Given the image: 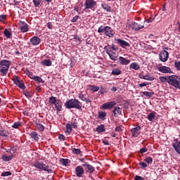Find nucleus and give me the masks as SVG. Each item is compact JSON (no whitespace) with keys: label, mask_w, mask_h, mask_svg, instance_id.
<instances>
[{"label":"nucleus","mask_w":180,"mask_h":180,"mask_svg":"<svg viewBox=\"0 0 180 180\" xmlns=\"http://www.w3.org/2000/svg\"><path fill=\"white\" fill-rule=\"evenodd\" d=\"M65 106L66 109H77L81 110L82 109V103L77 98H72L65 103Z\"/></svg>","instance_id":"nucleus-1"},{"label":"nucleus","mask_w":180,"mask_h":180,"mask_svg":"<svg viewBox=\"0 0 180 180\" xmlns=\"http://www.w3.org/2000/svg\"><path fill=\"white\" fill-rule=\"evenodd\" d=\"M98 33H104L105 36H107L108 37H110L112 39L115 37V30H113L112 27H110V26L105 27L103 25H101L98 27Z\"/></svg>","instance_id":"nucleus-2"},{"label":"nucleus","mask_w":180,"mask_h":180,"mask_svg":"<svg viewBox=\"0 0 180 180\" xmlns=\"http://www.w3.org/2000/svg\"><path fill=\"white\" fill-rule=\"evenodd\" d=\"M11 67V61L7 60H3L0 61V74L2 77H4L8 74L9 68Z\"/></svg>","instance_id":"nucleus-3"},{"label":"nucleus","mask_w":180,"mask_h":180,"mask_svg":"<svg viewBox=\"0 0 180 180\" xmlns=\"http://www.w3.org/2000/svg\"><path fill=\"white\" fill-rule=\"evenodd\" d=\"M168 84L174 88L180 89V78L176 75L169 76Z\"/></svg>","instance_id":"nucleus-4"},{"label":"nucleus","mask_w":180,"mask_h":180,"mask_svg":"<svg viewBox=\"0 0 180 180\" xmlns=\"http://www.w3.org/2000/svg\"><path fill=\"white\" fill-rule=\"evenodd\" d=\"M33 167L35 168H37V169H41L42 171H46L49 174H51V172H53V170L50 169V167L49 165H46L43 162H36L34 163Z\"/></svg>","instance_id":"nucleus-5"},{"label":"nucleus","mask_w":180,"mask_h":180,"mask_svg":"<svg viewBox=\"0 0 180 180\" xmlns=\"http://www.w3.org/2000/svg\"><path fill=\"white\" fill-rule=\"evenodd\" d=\"M96 1L95 0H85L84 9H91L94 11L96 8Z\"/></svg>","instance_id":"nucleus-6"},{"label":"nucleus","mask_w":180,"mask_h":180,"mask_svg":"<svg viewBox=\"0 0 180 180\" xmlns=\"http://www.w3.org/2000/svg\"><path fill=\"white\" fill-rule=\"evenodd\" d=\"M169 57V53L168 51L163 50L159 54V59L162 63H167L168 61V58Z\"/></svg>","instance_id":"nucleus-7"},{"label":"nucleus","mask_w":180,"mask_h":180,"mask_svg":"<svg viewBox=\"0 0 180 180\" xmlns=\"http://www.w3.org/2000/svg\"><path fill=\"white\" fill-rule=\"evenodd\" d=\"M18 25L20 26V30L22 33H26L29 32V25L26 23L25 21H19L18 22Z\"/></svg>","instance_id":"nucleus-8"},{"label":"nucleus","mask_w":180,"mask_h":180,"mask_svg":"<svg viewBox=\"0 0 180 180\" xmlns=\"http://www.w3.org/2000/svg\"><path fill=\"white\" fill-rule=\"evenodd\" d=\"M82 167H84L86 172L88 174H94L95 172V167L88 162H84V164L82 165Z\"/></svg>","instance_id":"nucleus-9"},{"label":"nucleus","mask_w":180,"mask_h":180,"mask_svg":"<svg viewBox=\"0 0 180 180\" xmlns=\"http://www.w3.org/2000/svg\"><path fill=\"white\" fill-rule=\"evenodd\" d=\"M75 171L76 176H77L78 178H82V175H84V173L85 172V170L84 169V167H82V166L76 167Z\"/></svg>","instance_id":"nucleus-10"},{"label":"nucleus","mask_w":180,"mask_h":180,"mask_svg":"<svg viewBox=\"0 0 180 180\" xmlns=\"http://www.w3.org/2000/svg\"><path fill=\"white\" fill-rule=\"evenodd\" d=\"M157 70L160 72H162V74H169V72H171V68L167 66H162V65L158 66L157 68Z\"/></svg>","instance_id":"nucleus-11"},{"label":"nucleus","mask_w":180,"mask_h":180,"mask_svg":"<svg viewBox=\"0 0 180 180\" xmlns=\"http://www.w3.org/2000/svg\"><path fill=\"white\" fill-rule=\"evenodd\" d=\"M116 103L115 101H109L108 103H105L101 105V109H112L114 106H115Z\"/></svg>","instance_id":"nucleus-12"},{"label":"nucleus","mask_w":180,"mask_h":180,"mask_svg":"<svg viewBox=\"0 0 180 180\" xmlns=\"http://www.w3.org/2000/svg\"><path fill=\"white\" fill-rule=\"evenodd\" d=\"M141 127L140 126L132 128L131 129V132L133 137H139V136H140V133H141Z\"/></svg>","instance_id":"nucleus-13"},{"label":"nucleus","mask_w":180,"mask_h":180,"mask_svg":"<svg viewBox=\"0 0 180 180\" xmlns=\"http://www.w3.org/2000/svg\"><path fill=\"white\" fill-rule=\"evenodd\" d=\"M118 63L120 65H129L130 63V59H127L123 56L118 58Z\"/></svg>","instance_id":"nucleus-14"},{"label":"nucleus","mask_w":180,"mask_h":180,"mask_svg":"<svg viewBox=\"0 0 180 180\" xmlns=\"http://www.w3.org/2000/svg\"><path fill=\"white\" fill-rule=\"evenodd\" d=\"M117 43L122 47V49H126V47H129L130 44L122 39H117Z\"/></svg>","instance_id":"nucleus-15"},{"label":"nucleus","mask_w":180,"mask_h":180,"mask_svg":"<svg viewBox=\"0 0 180 180\" xmlns=\"http://www.w3.org/2000/svg\"><path fill=\"white\" fill-rule=\"evenodd\" d=\"M139 78H141V79H145L146 81H154V79H155L154 77L148 75H144V72H143L139 74Z\"/></svg>","instance_id":"nucleus-16"},{"label":"nucleus","mask_w":180,"mask_h":180,"mask_svg":"<svg viewBox=\"0 0 180 180\" xmlns=\"http://www.w3.org/2000/svg\"><path fill=\"white\" fill-rule=\"evenodd\" d=\"M78 96H79V99H80L83 102H86V103H89L92 102V100H91V98H86V96L83 94H81V93L79 94Z\"/></svg>","instance_id":"nucleus-17"},{"label":"nucleus","mask_w":180,"mask_h":180,"mask_svg":"<svg viewBox=\"0 0 180 180\" xmlns=\"http://www.w3.org/2000/svg\"><path fill=\"white\" fill-rule=\"evenodd\" d=\"M132 29L136 32L141 30V29H144V24H139V22H134Z\"/></svg>","instance_id":"nucleus-18"},{"label":"nucleus","mask_w":180,"mask_h":180,"mask_svg":"<svg viewBox=\"0 0 180 180\" xmlns=\"http://www.w3.org/2000/svg\"><path fill=\"white\" fill-rule=\"evenodd\" d=\"M40 41H41V40L39 37H33L30 39V43L32 46H38V44H40Z\"/></svg>","instance_id":"nucleus-19"},{"label":"nucleus","mask_w":180,"mask_h":180,"mask_svg":"<svg viewBox=\"0 0 180 180\" xmlns=\"http://www.w3.org/2000/svg\"><path fill=\"white\" fill-rule=\"evenodd\" d=\"M112 113L115 117H119L122 115V108L120 107H115Z\"/></svg>","instance_id":"nucleus-20"},{"label":"nucleus","mask_w":180,"mask_h":180,"mask_svg":"<svg viewBox=\"0 0 180 180\" xmlns=\"http://www.w3.org/2000/svg\"><path fill=\"white\" fill-rule=\"evenodd\" d=\"M12 30L11 28H6L4 31V34L6 39H12Z\"/></svg>","instance_id":"nucleus-21"},{"label":"nucleus","mask_w":180,"mask_h":180,"mask_svg":"<svg viewBox=\"0 0 180 180\" xmlns=\"http://www.w3.org/2000/svg\"><path fill=\"white\" fill-rule=\"evenodd\" d=\"M30 136L34 141H39V140H40V135H38L37 132L36 131H32L30 134Z\"/></svg>","instance_id":"nucleus-22"},{"label":"nucleus","mask_w":180,"mask_h":180,"mask_svg":"<svg viewBox=\"0 0 180 180\" xmlns=\"http://www.w3.org/2000/svg\"><path fill=\"white\" fill-rule=\"evenodd\" d=\"M96 131L97 133L101 134V133H105L106 131V129H105V124H100L96 128Z\"/></svg>","instance_id":"nucleus-23"},{"label":"nucleus","mask_w":180,"mask_h":180,"mask_svg":"<svg viewBox=\"0 0 180 180\" xmlns=\"http://www.w3.org/2000/svg\"><path fill=\"white\" fill-rule=\"evenodd\" d=\"M1 158L3 161L8 162V161H12V159L13 158V155H11L9 156H8L7 155H3Z\"/></svg>","instance_id":"nucleus-24"},{"label":"nucleus","mask_w":180,"mask_h":180,"mask_svg":"<svg viewBox=\"0 0 180 180\" xmlns=\"http://www.w3.org/2000/svg\"><path fill=\"white\" fill-rule=\"evenodd\" d=\"M98 117L101 119V120H106V112L99 111Z\"/></svg>","instance_id":"nucleus-25"},{"label":"nucleus","mask_w":180,"mask_h":180,"mask_svg":"<svg viewBox=\"0 0 180 180\" xmlns=\"http://www.w3.org/2000/svg\"><path fill=\"white\" fill-rule=\"evenodd\" d=\"M129 68H131L132 70H135L136 71H137V70H140V65H139L136 62H134L130 64Z\"/></svg>","instance_id":"nucleus-26"},{"label":"nucleus","mask_w":180,"mask_h":180,"mask_svg":"<svg viewBox=\"0 0 180 180\" xmlns=\"http://www.w3.org/2000/svg\"><path fill=\"white\" fill-rule=\"evenodd\" d=\"M32 79L35 81V82H38V84H44V80L39 76H34L32 77Z\"/></svg>","instance_id":"nucleus-27"},{"label":"nucleus","mask_w":180,"mask_h":180,"mask_svg":"<svg viewBox=\"0 0 180 180\" xmlns=\"http://www.w3.org/2000/svg\"><path fill=\"white\" fill-rule=\"evenodd\" d=\"M55 108L56 109L57 112H61L63 110V105L60 102H56L55 104Z\"/></svg>","instance_id":"nucleus-28"},{"label":"nucleus","mask_w":180,"mask_h":180,"mask_svg":"<svg viewBox=\"0 0 180 180\" xmlns=\"http://www.w3.org/2000/svg\"><path fill=\"white\" fill-rule=\"evenodd\" d=\"M42 65H46V67H50L53 62L50 59H45L41 62Z\"/></svg>","instance_id":"nucleus-29"},{"label":"nucleus","mask_w":180,"mask_h":180,"mask_svg":"<svg viewBox=\"0 0 180 180\" xmlns=\"http://www.w3.org/2000/svg\"><path fill=\"white\" fill-rule=\"evenodd\" d=\"M112 75H120L122 74V70L119 68H115L112 70Z\"/></svg>","instance_id":"nucleus-30"},{"label":"nucleus","mask_w":180,"mask_h":180,"mask_svg":"<svg viewBox=\"0 0 180 180\" xmlns=\"http://www.w3.org/2000/svg\"><path fill=\"white\" fill-rule=\"evenodd\" d=\"M148 120L149 122H153L154 119H155V112H150L148 116H147Z\"/></svg>","instance_id":"nucleus-31"},{"label":"nucleus","mask_w":180,"mask_h":180,"mask_svg":"<svg viewBox=\"0 0 180 180\" xmlns=\"http://www.w3.org/2000/svg\"><path fill=\"white\" fill-rule=\"evenodd\" d=\"M66 133H68V134H71V133H72V127H71L70 122L66 124Z\"/></svg>","instance_id":"nucleus-32"},{"label":"nucleus","mask_w":180,"mask_h":180,"mask_svg":"<svg viewBox=\"0 0 180 180\" xmlns=\"http://www.w3.org/2000/svg\"><path fill=\"white\" fill-rule=\"evenodd\" d=\"M101 7L103 8V9H104V11H106V12H110L111 8L106 3H103L101 4Z\"/></svg>","instance_id":"nucleus-33"},{"label":"nucleus","mask_w":180,"mask_h":180,"mask_svg":"<svg viewBox=\"0 0 180 180\" xmlns=\"http://www.w3.org/2000/svg\"><path fill=\"white\" fill-rule=\"evenodd\" d=\"M169 78V76H160L159 77V79L161 82H162L163 84L165 82H167L168 84V79Z\"/></svg>","instance_id":"nucleus-34"},{"label":"nucleus","mask_w":180,"mask_h":180,"mask_svg":"<svg viewBox=\"0 0 180 180\" xmlns=\"http://www.w3.org/2000/svg\"><path fill=\"white\" fill-rule=\"evenodd\" d=\"M60 162L63 164V165L67 166L68 165V164H70V162H71V160H70L69 159L62 158L60 160Z\"/></svg>","instance_id":"nucleus-35"},{"label":"nucleus","mask_w":180,"mask_h":180,"mask_svg":"<svg viewBox=\"0 0 180 180\" xmlns=\"http://www.w3.org/2000/svg\"><path fill=\"white\" fill-rule=\"evenodd\" d=\"M142 94L146 96V98H151L154 95V92L143 91Z\"/></svg>","instance_id":"nucleus-36"},{"label":"nucleus","mask_w":180,"mask_h":180,"mask_svg":"<svg viewBox=\"0 0 180 180\" xmlns=\"http://www.w3.org/2000/svg\"><path fill=\"white\" fill-rule=\"evenodd\" d=\"M49 102L50 105H54L57 102V98L54 96H51L49 98Z\"/></svg>","instance_id":"nucleus-37"},{"label":"nucleus","mask_w":180,"mask_h":180,"mask_svg":"<svg viewBox=\"0 0 180 180\" xmlns=\"http://www.w3.org/2000/svg\"><path fill=\"white\" fill-rule=\"evenodd\" d=\"M13 81L15 85H18L22 80L20 79V77H19L18 76H15L13 78Z\"/></svg>","instance_id":"nucleus-38"},{"label":"nucleus","mask_w":180,"mask_h":180,"mask_svg":"<svg viewBox=\"0 0 180 180\" xmlns=\"http://www.w3.org/2000/svg\"><path fill=\"white\" fill-rule=\"evenodd\" d=\"M36 127L39 130V131H44V126L41 124L36 123Z\"/></svg>","instance_id":"nucleus-39"},{"label":"nucleus","mask_w":180,"mask_h":180,"mask_svg":"<svg viewBox=\"0 0 180 180\" xmlns=\"http://www.w3.org/2000/svg\"><path fill=\"white\" fill-rule=\"evenodd\" d=\"M104 50L106 52V53L108 55L110 53V50H112V46L108 45L104 47Z\"/></svg>","instance_id":"nucleus-40"},{"label":"nucleus","mask_w":180,"mask_h":180,"mask_svg":"<svg viewBox=\"0 0 180 180\" xmlns=\"http://www.w3.org/2000/svg\"><path fill=\"white\" fill-rule=\"evenodd\" d=\"M8 134H9V132L5 131L4 129H0V136L8 137Z\"/></svg>","instance_id":"nucleus-41"},{"label":"nucleus","mask_w":180,"mask_h":180,"mask_svg":"<svg viewBox=\"0 0 180 180\" xmlns=\"http://www.w3.org/2000/svg\"><path fill=\"white\" fill-rule=\"evenodd\" d=\"M33 4L35 8H39V6H40V4H41V0H33Z\"/></svg>","instance_id":"nucleus-42"},{"label":"nucleus","mask_w":180,"mask_h":180,"mask_svg":"<svg viewBox=\"0 0 180 180\" xmlns=\"http://www.w3.org/2000/svg\"><path fill=\"white\" fill-rule=\"evenodd\" d=\"M17 86H18V88H20V89H25L26 86H25V84L22 83V80H21V82H20Z\"/></svg>","instance_id":"nucleus-43"},{"label":"nucleus","mask_w":180,"mask_h":180,"mask_svg":"<svg viewBox=\"0 0 180 180\" xmlns=\"http://www.w3.org/2000/svg\"><path fill=\"white\" fill-rule=\"evenodd\" d=\"M139 165L141 167V169H144V168H147V167H148V165H147V163L144 162H140Z\"/></svg>","instance_id":"nucleus-44"},{"label":"nucleus","mask_w":180,"mask_h":180,"mask_svg":"<svg viewBox=\"0 0 180 180\" xmlns=\"http://www.w3.org/2000/svg\"><path fill=\"white\" fill-rule=\"evenodd\" d=\"M108 56H109L110 60H112V61H117V56H115L112 53H109Z\"/></svg>","instance_id":"nucleus-45"},{"label":"nucleus","mask_w":180,"mask_h":180,"mask_svg":"<svg viewBox=\"0 0 180 180\" xmlns=\"http://www.w3.org/2000/svg\"><path fill=\"white\" fill-rule=\"evenodd\" d=\"M20 126V122L18 121L13 123V124L12 125V127L13 129H18Z\"/></svg>","instance_id":"nucleus-46"},{"label":"nucleus","mask_w":180,"mask_h":180,"mask_svg":"<svg viewBox=\"0 0 180 180\" xmlns=\"http://www.w3.org/2000/svg\"><path fill=\"white\" fill-rule=\"evenodd\" d=\"M144 161H146L147 164H153V158L148 157L146 159H144Z\"/></svg>","instance_id":"nucleus-47"},{"label":"nucleus","mask_w":180,"mask_h":180,"mask_svg":"<svg viewBox=\"0 0 180 180\" xmlns=\"http://www.w3.org/2000/svg\"><path fill=\"white\" fill-rule=\"evenodd\" d=\"M12 175V172H4L1 173V176H9Z\"/></svg>","instance_id":"nucleus-48"},{"label":"nucleus","mask_w":180,"mask_h":180,"mask_svg":"<svg viewBox=\"0 0 180 180\" xmlns=\"http://www.w3.org/2000/svg\"><path fill=\"white\" fill-rule=\"evenodd\" d=\"M91 90L94 91V92H98V91H99V86H90Z\"/></svg>","instance_id":"nucleus-49"},{"label":"nucleus","mask_w":180,"mask_h":180,"mask_svg":"<svg viewBox=\"0 0 180 180\" xmlns=\"http://www.w3.org/2000/svg\"><path fill=\"white\" fill-rule=\"evenodd\" d=\"M70 124L71 127H72L73 129H77L78 127L77 122H75L74 121L70 122Z\"/></svg>","instance_id":"nucleus-50"},{"label":"nucleus","mask_w":180,"mask_h":180,"mask_svg":"<svg viewBox=\"0 0 180 180\" xmlns=\"http://www.w3.org/2000/svg\"><path fill=\"white\" fill-rule=\"evenodd\" d=\"M73 154H81V149L74 148L72 149Z\"/></svg>","instance_id":"nucleus-51"},{"label":"nucleus","mask_w":180,"mask_h":180,"mask_svg":"<svg viewBox=\"0 0 180 180\" xmlns=\"http://www.w3.org/2000/svg\"><path fill=\"white\" fill-rule=\"evenodd\" d=\"M23 95H25L26 98H32V95H30V93L27 91V90L23 91Z\"/></svg>","instance_id":"nucleus-52"},{"label":"nucleus","mask_w":180,"mask_h":180,"mask_svg":"<svg viewBox=\"0 0 180 180\" xmlns=\"http://www.w3.org/2000/svg\"><path fill=\"white\" fill-rule=\"evenodd\" d=\"M147 151H148V149H147V148H142L140 149L139 153L141 154H144V153H147Z\"/></svg>","instance_id":"nucleus-53"},{"label":"nucleus","mask_w":180,"mask_h":180,"mask_svg":"<svg viewBox=\"0 0 180 180\" xmlns=\"http://www.w3.org/2000/svg\"><path fill=\"white\" fill-rule=\"evenodd\" d=\"M78 19H79V15H75V16L71 20L72 23H75V22H77V21L78 20Z\"/></svg>","instance_id":"nucleus-54"},{"label":"nucleus","mask_w":180,"mask_h":180,"mask_svg":"<svg viewBox=\"0 0 180 180\" xmlns=\"http://www.w3.org/2000/svg\"><path fill=\"white\" fill-rule=\"evenodd\" d=\"M154 19H155V16H151L150 18H149L148 19H147L146 20V22H147V23H151V22H153V20H154Z\"/></svg>","instance_id":"nucleus-55"},{"label":"nucleus","mask_w":180,"mask_h":180,"mask_svg":"<svg viewBox=\"0 0 180 180\" xmlns=\"http://www.w3.org/2000/svg\"><path fill=\"white\" fill-rule=\"evenodd\" d=\"M27 75H28V77H29V78H30V79H32L33 77H34V75H33V72H32L30 71L27 72Z\"/></svg>","instance_id":"nucleus-56"},{"label":"nucleus","mask_w":180,"mask_h":180,"mask_svg":"<svg viewBox=\"0 0 180 180\" xmlns=\"http://www.w3.org/2000/svg\"><path fill=\"white\" fill-rule=\"evenodd\" d=\"M134 180H144V177L136 175L134 177Z\"/></svg>","instance_id":"nucleus-57"},{"label":"nucleus","mask_w":180,"mask_h":180,"mask_svg":"<svg viewBox=\"0 0 180 180\" xmlns=\"http://www.w3.org/2000/svg\"><path fill=\"white\" fill-rule=\"evenodd\" d=\"M174 67H176V68H177L178 70H180V62H175Z\"/></svg>","instance_id":"nucleus-58"},{"label":"nucleus","mask_w":180,"mask_h":180,"mask_svg":"<svg viewBox=\"0 0 180 180\" xmlns=\"http://www.w3.org/2000/svg\"><path fill=\"white\" fill-rule=\"evenodd\" d=\"M147 85H148V83H147V82H143V83L139 84V86L140 88H143V86H147Z\"/></svg>","instance_id":"nucleus-59"},{"label":"nucleus","mask_w":180,"mask_h":180,"mask_svg":"<svg viewBox=\"0 0 180 180\" xmlns=\"http://www.w3.org/2000/svg\"><path fill=\"white\" fill-rule=\"evenodd\" d=\"M58 139L59 140H63V141H65V136L63 134H60Z\"/></svg>","instance_id":"nucleus-60"},{"label":"nucleus","mask_w":180,"mask_h":180,"mask_svg":"<svg viewBox=\"0 0 180 180\" xmlns=\"http://www.w3.org/2000/svg\"><path fill=\"white\" fill-rule=\"evenodd\" d=\"M5 19H6V15H0V22L5 20Z\"/></svg>","instance_id":"nucleus-61"},{"label":"nucleus","mask_w":180,"mask_h":180,"mask_svg":"<svg viewBox=\"0 0 180 180\" xmlns=\"http://www.w3.org/2000/svg\"><path fill=\"white\" fill-rule=\"evenodd\" d=\"M103 144H104V146H110V143H109V141L108 140H103L102 141Z\"/></svg>","instance_id":"nucleus-62"},{"label":"nucleus","mask_w":180,"mask_h":180,"mask_svg":"<svg viewBox=\"0 0 180 180\" xmlns=\"http://www.w3.org/2000/svg\"><path fill=\"white\" fill-rule=\"evenodd\" d=\"M115 131H118L119 133H120V131H122V127H117L115 129Z\"/></svg>","instance_id":"nucleus-63"},{"label":"nucleus","mask_w":180,"mask_h":180,"mask_svg":"<svg viewBox=\"0 0 180 180\" xmlns=\"http://www.w3.org/2000/svg\"><path fill=\"white\" fill-rule=\"evenodd\" d=\"M35 89L37 92H41V87L40 86H37Z\"/></svg>","instance_id":"nucleus-64"}]
</instances>
